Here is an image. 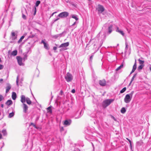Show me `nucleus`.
<instances>
[{
  "instance_id": "f257e3e1",
  "label": "nucleus",
  "mask_w": 151,
  "mask_h": 151,
  "mask_svg": "<svg viewBox=\"0 0 151 151\" xmlns=\"http://www.w3.org/2000/svg\"><path fill=\"white\" fill-rule=\"evenodd\" d=\"M113 99H108L104 101L103 102V106L104 108H106L113 101Z\"/></svg>"
},
{
  "instance_id": "f03ea898",
  "label": "nucleus",
  "mask_w": 151,
  "mask_h": 151,
  "mask_svg": "<svg viewBox=\"0 0 151 151\" xmlns=\"http://www.w3.org/2000/svg\"><path fill=\"white\" fill-rule=\"evenodd\" d=\"M65 79L67 82L71 81L73 79V76L72 74L69 73H68L65 77Z\"/></svg>"
},
{
  "instance_id": "7ed1b4c3",
  "label": "nucleus",
  "mask_w": 151,
  "mask_h": 151,
  "mask_svg": "<svg viewBox=\"0 0 151 151\" xmlns=\"http://www.w3.org/2000/svg\"><path fill=\"white\" fill-rule=\"evenodd\" d=\"M69 13L67 12H64L60 13L58 16L61 18H64L67 17L69 15Z\"/></svg>"
},
{
  "instance_id": "20e7f679",
  "label": "nucleus",
  "mask_w": 151,
  "mask_h": 151,
  "mask_svg": "<svg viewBox=\"0 0 151 151\" xmlns=\"http://www.w3.org/2000/svg\"><path fill=\"white\" fill-rule=\"evenodd\" d=\"M132 98V97L130 96L129 94H127L126 95L124 98V101L126 103H128L130 102Z\"/></svg>"
},
{
  "instance_id": "39448f33",
  "label": "nucleus",
  "mask_w": 151,
  "mask_h": 151,
  "mask_svg": "<svg viewBox=\"0 0 151 151\" xmlns=\"http://www.w3.org/2000/svg\"><path fill=\"white\" fill-rule=\"evenodd\" d=\"M99 13H101L104 10V8L102 5H99L97 9Z\"/></svg>"
},
{
  "instance_id": "423d86ee",
  "label": "nucleus",
  "mask_w": 151,
  "mask_h": 151,
  "mask_svg": "<svg viewBox=\"0 0 151 151\" xmlns=\"http://www.w3.org/2000/svg\"><path fill=\"white\" fill-rule=\"evenodd\" d=\"M16 58L18 63L19 65L21 66L24 65V64L22 62V59L21 57L20 56H17Z\"/></svg>"
},
{
  "instance_id": "0eeeda50",
  "label": "nucleus",
  "mask_w": 151,
  "mask_h": 151,
  "mask_svg": "<svg viewBox=\"0 0 151 151\" xmlns=\"http://www.w3.org/2000/svg\"><path fill=\"white\" fill-rule=\"evenodd\" d=\"M23 112L25 113H27V110L28 109V107L26 104H23Z\"/></svg>"
},
{
  "instance_id": "6e6552de",
  "label": "nucleus",
  "mask_w": 151,
  "mask_h": 151,
  "mask_svg": "<svg viewBox=\"0 0 151 151\" xmlns=\"http://www.w3.org/2000/svg\"><path fill=\"white\" fill-rule=\"evenodd\" d=\"M108 32L107 33L108 35L111 34L113 31V25L112 24L110 25L108 28Z\"/></svg>"
},
{
  "instance_id": "1a4fd4ad",
  "label": "nucleus",
  "mask_w": 151,
  "mask_h": 151,
  "mask_svg": "<svg viewBox=\"0 0 151 151\" xmlns=\"http://www.w3.org/2000/svg\"><path fill=\"white\" fill-rule=\"evenodd\" d=\"M71 123V120L70 119L65 120L64 122V124L66 126L70 125Z\"/></svg>"
},
{
  "instance_id": "9d476101",
  "label": "nucleus",
  "mask_w": 151,
  "mask_h": 151,
  "mask_svg": "<svg viewBox=\"0 0 151 151\" xmlns=\"http://www.w3.org/2000/svg\"><path fill=\"white\" fill-rule=\"evenodd\" d=\"M17 38V35H16L15 33L12 31L11 32V38L12 40H15Z\"/></svg>"
},
{
  "instance_id": "9b49d317",
  "label": "nucleus",
  "mask_w": 151,
  "mask_h": 151,
  "mask_svg": "<svg viewBox=\"0 0 151 151\" xmlns=\"http://www.w3.org/2000/svg\"><path fill=\"white\" fill-rule=\"evenodd\" d=\"M99 84L101 86H104L106 85V81L105 79L101 80L99 81Z\"/></svg>"
},
{
  "instance_id": "f8f14e48",
  "label": "nucleus",
  "mask_w": 151,
  "mask_h": 151,
  "mask_svg": "<svg viewBox=\"0 0 151 151\" xmlns=\"http://www.w3.org/2000/svg\"><path fill=\"white\" fill-rule=\"evenodd\" d=\"M12 86L9 83H6V93H8L10 89L11 88Z\"/></svg>"
},
{
  "instance_id": "ddd939ff",
  "label": "nucleus",
  "mask_w": 151,
  "mask_h": 151,
  "mask_svg": "<svg viewBox=\"0 0 151 151\" xmlns=\"http://www.w3.org/2000/svg\"><path fill=\"white\" fill-rule=\"evenodd\" d=\"M69 45V43L68 42H67L64 43L62 44L59 46V48L62 47H66L68 46Z\"/></svg>"
},
{
  "instance_id": "4468645a",
  "label": "nucleus",
  "mask_w": 151,
  "mask_h": 151,
  "mask_svg": "<svg viewBox=\"0 0 151 151\" xmlns=\"http://www.w3.org/2000/svg\"><path fill=\"white\" fill-rule=\"evenodd\" d=\"M26 98L24 95H22L21 96V101L23 104H24L26 101Z\"/></svg>"
},
{
  "instance_id": "2eb2a0df",
  "label": "nucleus",
  "mask_w": 151,
  "mask_h": 151,
  "mask_svg": "<svg viewBox=\"0 0 151 151\" xmlns=\"http://www.w3.org/2000/svg\"><path fill=\"white\" fill-rule=\"evenodd\" d=\"M116 32L119 33L120 34H121L122 36H124V34L123 32L121 30L119 29L118 27H117L116 28Z\"/></svg>"
},
{
  "instance_id": "dca6fc26",
  "label": "nucleus",
  "mask_w": 151,
  "mask_h": 151,
  "mask_svg": "<svg viewBox=\"0 0 151 151\" xmlns=\"http://www.w3.org/2000/svg\"><path fill=\"white\" fill-rule=\"evenodd\" d=\"M12 96L13 100H15L17 97V95L16 93L14 92H12Z\"/></svg>"
},
{
  "instance_id": "f3484780",
  "label": "nucleus",
  "mask_w": 151,
  "mask_h": 151,
  "mask_svg": "<svg viewBox=\"0 0 151 151\" xmlns=\"http://www.w3.org/2000/svg\"><path fill=\"white\" fill-rule=\"evenodd\" d=\"M26 101L27 103L28 104H31L32 103V102L30 99L28 97L26 98Z\"/></svg>"
},
{
  "instance_id": "a211bd4d",
  "label": "nucleus",
  "mask_w": 151,
  "mask_h": 151,
  "mask_svg": "<svg viewBox=\"0 0 151 151\" xmlns=\"http://www.w3.org/2000/svg\"><path fill=\"white\" fill-rule=\"evenodd\" d=\"M14 111H13L12 112L9 113L8 116V117L9 118H11L13 117L14 115Z\"/></svg>"
},
{
  "instance_id": "6ab92c4d",
  "label": "nucleus",
  "mask_w": 151,
  "mask_h": 151,
  "mask_svg": "<svg viewBox=\"0 0 151 151\" xmlns=\"http://www.w3.org/2000/svg\"><path fill=\"white\" fill-rule=\"evenodd\" d=\"M12 101L11 100H8L6 103V104L8 106H9L12 104Z\"/></svg>"
},
{
  "instance_id": "aec40b11",
  "label": "nucleus",
  "mask_w": 151,
  "mask_h": 151,
  "mask_svg": "<svg viewBox=\"0 0 151 151\" xmlns=\"http://www.w3.org/2000/svg\"><path fill=\"white\" fill-rule=\"evenodd\" d=\"M17 50H15L12 51L11 53V55L13 56H15L17 55Z\"/></svg>"
},
{
  "instance_id": "412c9836",
  "label": "nucleus",
  "mask_w": 151,
  "mask_h": 151,
  "mask_svg": "<svg viewBox=\"0 0 151 151\" xmlns=\"http://www.w3.org/2000/svg\"><path fill=\"white\" fill-rule=\"evenodd\" d=\"M71 17L75 19L76 21H77L78 19V18L77 17V16L76 15L73 14L71 15Z\"/></svg>"
},
{
  "instance_id": "4be33fe9",
  "label": "nucleus",
  "mask_w": 151,
  "mask_h": 151,
  "mask_svg": "<svg viewBox=\"0 0 151 151\" xmlns=\"http://www.w3.org/2000/svg\"><path fill=\"white\" fill-rule=\"evenodd\" d=\"M137 73H135V74H134V76H133L132 77V78L131 81H130V82L129 84V85H130V84L131 83L132 81L134 80V78L135 77H136V76H137Z\"/></svg>"
},
{
  "instance_id": "5701e85b",
  "label": "nucleus",
  "mask_w": 151,
  "mask_h": 151,
  "mask_svg": "<svg viewBox=\"0 0 151 151\" xmlns=\"http://www.w3.org/2000/svg\"><path fill=\"white\" fill-rule=\"evenodd\" d=\"M138 61H139V64L140 65H144V61L143 60H140V59H139L138 60Z\"/></svg>"
},
{
  "instance_id": "b1692460",
  "label": "nucleus",
  "mask_w": 151,
  "mask_h": 151,
  "mask_svg": "<svg viewBox=\"0 0 151 151\" xmlns=\"http://www.w3.org/2000/svg\"><path fill=\"white\" fill-rule=\"evenodd\" d=\"M126 111V110L124 107L122 108L121 110V112L122 114H124L125 113Z\"/></svg>"
},
{
  "instance_id": "393cba45",
  "label": "nucleus",
  "mask_w": 151,
  "mask_h": 151,
  "mask_svg": "<svg viewBox=\"0 0 151 151\" xmlns=\"http://www.w3.org/2000/svg\"><path fill=\"white\" fill-rule=\"evenodd\" d=\"M2 133H3L4 136H6L7 134V133L6 129H4L2 130Z\"/></svg>"
},
{
  "instance_id": "a878e982",
  "label": "nucleus",
  "mask_w": 151,
  "mask_h": 151,
  "mask_svg": "<svg viewBox=\"0 0 151 151\" xmlns=\"http://www.w3.org/2000/svg\"><path fill=\"white\" fill-rule=\"evenodd\" d=\"M123 64H122L119 66L116 69V71H118L120 70L121 68H122L123 67Z\"/></svg>"
},
{
  "instance_id": "bb28decb",
  "label": "nucleus",
  "mask_w": 151,
  "mask_h": 151,
  "mask_svg": "<svg viewBox=\"0 0 151 151\" xmlns=\"http://www.w3.org/2000/svg\"><path fill=\"white\" fill-rule=\"evenodd\" d=\"M25 37V36L23 35L22 36L20 39L18 41V42L19 43H20L21 42L22 40Z\"/></svg>"
},
{
  "instance_id": "cd10ccee",
  "label": "nucleus",
  "mask_w": 151,
  "mask_h": 151,
  "mask_svg": "<svg viewBox=\"0 0 151 151\" xmlns=\"http://www.w3.org/2000/svg\"><path fill=\"white\" fill-rule=\"evenodd\" d=\"M40 1H36L35 3V6L37 7L39 4H40Z\"/></svg>"
},
{
  "instance_id": "c85d7f7f",
  "label": "nucleus",
  "mask_w": 151,
  "mask_h": 151,
  "mask_svg": "<svg viewBox=\"0 0 151 151\" xmlns=\"http://www.w3.org/2000/svg\"><path fill=\"white\" fill-rule=\"evenodd\" d=\"M126 90V87L124 88L122 90H121L120 93H123Z\"/></svg>"
},
{
  "instance_id": "c756f323",
  "label": "nucleus",
  "mask_w": 151,
  "mask_h": 151,
  "mask_svg": "<svg viewBox=\"0 0 151 151\" xmlns=\"http://www.w3.org/2000/svg\"><path fill=\"white\" fill-rule=\"evenodd\" d=\"M136 67H133V68H132V71L130 73V74H132V73H133V72H134V71H135V70H136Z\"/></svg>"
},
{
  "instance_id": "7c9ffc66",
  "label": "nucleus",
  "mask_w": 151,
  "mask_h": 151,
  "mask_svg": "<svg viewBox=\"0 0 151 151\" xmlns=\"http://www.w3.org/2000/svg\"><path fill=\"white\" fill-rule=\"evenodd\" d=\"M144 65H140L139 66H138V69L139 70H141L142 69V68L144 67Z\"/></svg>"
},
{
  "instance_id": "2f4dec72",
  "label": "nucleus",
  "mask_w": 151,
  "mask_h": 151,
  "mask_svg": "<svg viewBox=\"0 0 151 151\" xmlns=\"http://www.w3.org/2000/svg\"><path fill=\"white\" fill-rule=\"evenodd\" d=\"M33 11L34 12V15H35L36 12V8L35 7L33 9Z\"/></svg>"
},
{
  "instance_id": "473e14b6",
  "label": "nucleus",
  "mask_w": 151,
  "mask_h": 151,
  "mask_svg": "<svg viewBox=\"0 0 151 151\" xmlns=\"http://www.w3.org/2000/svg\"><path fill=\"white\" fill-rule=\"evenodd\" d=\"M47 110L49 112H50V113H51L52 112L51 107L50 106V107H49L48 108H47Z\"/></svg>"
},
{
  "instance_id": "72a5a7b5",
  "label": "nucleus",
  "mask_w": 151,
  "mask_h": 151,
  "mask_svg": "<svg viewBox=\"0 0 151 151\" xmlns=\"http://www.w3.org/2000/svg\"><path fill=\"white\" fill-rule=\"evenodd\" d=\"M58 16L57 17V18L56 19H55L53 20V22H56V21L58 20L60 18Z\"/></svg>"
},
{
  "instance_id": "f704fd0d",
  "label": "nucleus",
  "mask_w": 151,
  "mask_h": 151,
  "mask_svg": "<svg viewBox=\"0 0 151 151\" xmlns=\"http://www.w3.org/2000/svg\"><path fill=\"white\" fill-rule=\"evenodd\" d=\"M18 80H19V76H18L17 77V80H16V84L17 86H19L18 84Z\"/></svg>"
},
{
  "instance_id": "c9c22d12",
  "label": "nucleus",
  "mask_w": 151,
  "mask_h": 151,
  "mask_svg": "<svg viewBox=\"0 0 151 151\" xmlns=\"http://www.w3.org/2000/svg\"><path fill=\"white\" fill-rule=\"evenodd\" d=\"M44 45L45 48L46 49H47L48 45L46 43H45V44H44Z\"/></svg>"
},
{
  "instance_id": "e433bc0d",
  "label": "nucleus",
  "mask_w": 151,
  "mask_h": 151,
  "mask_svg": "<svg viewBox=\"0 0 151 151\" xmlns=\"http://www.w3.org/2000/svg\"><path fill=\"white\" fill-rule=\"evenodd\" d=\"M128 44L126 42H125V50H127L128 49Z\"/></svg>"
},
{
  "instance_id": "4c0bfd02",
  "label": "nucleus",
  "mask_w": 151,
  "mask_h": 151,
  "mask_svg": "<svg viewBox=\"0 0 151 151\" xmlns=\"http://www.w3.org/2000/svg\"><path fill=\"white\" fill-rule=\"evenodd\" d=\"M27 55L26 54L24 55V57L23 58V60L24 61L27 59Z\"/></svg>"
},
{
  "instance_id": "58836bf2",
  "label": "nucleus",
  "mask_w": 151,
  "mask_h": 151,
  "mask_svg": "<svg viewBox=\"0 0 151 151\" xmlns=\"http://www.w3.org/2000/svg\"><path fill=\"white\" fill-rule=\"evenodd\" d=\"M64 32H63L62 33H61V34H58V35H56V36L57 37H61L62 36V35H63V34L64 33Z\"/></svg>"
},
{
  "instance_id": "ea45409f",
  "label": "nucleus",
  "mask_w": 151,
  "mask_h": 151,
  "mask_svg": "<svg viewBox=\"0 0 151 151\" xmlns=\"http://www.w3.org/2000/svg\"><path fill=\"white\" fill-rule=\"evenodd\" d=\"M81 113H82V111H81V112L80 113V115L78 116V117H75V118L76 119H78V118H80L81 116Z\"/></svg>"
},
{
  "instance_id": "a19ab883",
  "label": "nucleus",
  "mask_w": 151,
  "mask_h": 151,
  "mask_svg": "<svg viewBox=\"0 0 151 151\" xmlns=\"http://www.w3.org/2000/svg\"><path fill=\"white\" fill-rule=\"evenodd\" d=\"M134 92L133 91H132L131 92V93L129 94H129L130 95V96H131V97H132L133 94V93Z\"/></svg>"
},
{
  "instance_id": "79ce46f5",
  "label": "nucleus",
  "mask_w": 151,
  "mask_h": 151,
  "mask_svg": "<svg viewBox=\"0 0 151 151\" xmlns=\"http://www.w3.org/2000/svg\"><path fill=\"white\" fill-rule=\"evenodd\" d=\"M133 67H137V64H136V60H135V63L134 64V65L133 66Z\"/></svg>"
},
{
  "instance_id": "37998d69",
  "label": "nucleus",
  "mask_w": 151,
  "mask_h": 151,
  "mask_svg": "<svg viewBox=\"0 0 151 151\" xmlns=\"http://www.w3.org/2000/svg\"><path fill=\"white\" fill-rule=\"evenodd\" d=\"M3 66L0 64V70L2 69L3 68Z\"/></svg>"
},
{
  "instance_id": "c03bdc74",
  "label": "nucleus",
  "mask_w": 151,
  "mask_h": 151,
  "mask_svg": "<svg viewBox=\"0 0 151 151\" xmlns=\"http://www.w3.org/2000/svg\"><path fill=\"white\" fill-rule=\"evenodd\" d=\"M22 17L24 19H26V16L23 14H22Z\"/></svg>"
},
{
  "instance_id": "a18cd8bd",
  "label": "nucleus",
  "mask_w": 151,
  "mask_h": 151,
  "mask_svg": "<svg viewBox=\"0 0 151 151\" xmlns=\"http://www.w3.org/2000/svg\"><path fill=\"white\" fill-rule=\"evenodd\" d=\"M71 92L73 93H74L75 92V90L74 89H73L71 90Z\"/></svg>"
},
{
  "instance_id": "49530a36",
  "label": "nucleus",
  "mask_w": 151,
  "mask_h": 151,
  "mask_svg": "<svg viewBox=\"0 0 151 151\" xmlns=\"http://www.w3.org/2000/svg\"><path fill=\"white\" fill-rule=\"evenodd\" d=\"M127 139V140L129 142L130 144L132 143V142L131 140L128 138H126Z\"/></svg>"
},
{
  "instance_id": "de8ad7c7",
  "label": "nucleus",
  "mask_w": 151,
  "mask_h": 151,
  "mask_svg": "<svg viewBox=\"0 0 151 151\" xmlns=\"http://www.w3.org/2000/svg\"><path fill=\"white\" fill-rule=\"evenodd\" d=\"M2 96L1 95H0V101H2Z\"/></svg>"
},
{
  "instance_id": "09e8293b",
  "label": "nucleus",
  "mask_w": 151,
  "mask_h": 151,
  "mask_svg": "<svg viewBox=\"0 0 151 151\" xmlns=\"http://www.w3.org/2000/svg\"><path fill=\"white\" fill-rule=\"evenodd\" d=\"M63 93V91L62 90H61L60 91V94L61 95H62Z\"/></svg>"
},
{
  "instance_id": "8fccbe9b",
  "label": "nucleus",
  "mask_w": 151,
  "mask_h": 151,
  "mask_svg": "<svg viewBox=\"0 0 151 151\" xmlns=\"http://www.w3.org/2000/svg\"><path fill=\"white\" fill-rule=\"evenodd\" d=\"M46 42H44L43 40H42L41 42V43H43V44H45Z\"/></svg>"
},
{
  "instance_id": "3c124183",
  "label": "nucleus",
  "mask_w": 151,
  "mask_h": 151,
  "mask_svg": "<svg viewBox=\"0 0 151 151\" xmlns=\"http://www.w3.org/2000/svg\"><path fill=\"white\" fill-rule=\"evenodd\" d=\"M3 81V79L2 78H1L0 79V83H2Z\"/></svg>"
},
{
  "instance_id": "603ef678",
  "label": "nucleus",
  "mask_w": 151,
  "mask_h": 151,
  "mask_svg": "<svg viewBox=\"0 0 151 151\" xmlns=\"http://www.w3.org/2000/svg\"><path fill=\"white\" fill-rule=\"evenodd\" d=\"M53 49L54 50H56L57 49V47H53Z\"/></svg>"
},
{
  "instance_id": "864d4df0",
  "label": "nucleus",
  "mask_w": 151,
  "mask_h": 151,
  "mask_svg": "<svg viewBox=\"0 0 151 151\" xmlns=\"http://www.w3.org/2000/svg\"><path fill=\"white\" fill-rule=\"evenodd\" d=\"M93 55H92L90 58V60H91L92 59L93 57Z\"/></svg>"
},
{
  "instance_id": "5fc2aeb1",
  "label": "nucleus",
  "mask_w": 151,
  "mask_h": 151,
  "mask_svg": "<svg viewBox=\"0 0 151 151\" xmlns=\"http://www.w3.org/2000/svg\"><path fill=\"white\" fill-rule=\"evenodd\" d=\"M130 148L131 149H132V143L130 144Z\"/></svg>"
},
{
  "instance_id": "6e6d98bb",
  "label": "nucleus",
  "mask_w": 151,
  "mask_h": 151,
  "mask_svg": "<svg viewBox=\"0 0 151 151\" xmlns=\"http://www.w3.org/2000/svg\"><path fill=\"white\" fill-rule=\"evenodd\" d=\"M76 22H75L72 25V26H73L76 23Z\"/></svg>"
},
{
  "instance_id": "4d7b16f0",
  "label": "nucleus",
  "mask_w": 151,
  "mask_h": 151,
  "mask_svg": "<svg viewBox=\"0 0 151 151\" xmlns=\"http://www.w3.org/2000/svg\"><path fill=\"white\" fill-rule=\"evenodd\" d=\"M54 14V13H52L51 14V15H50V17H52V16H53Z\"/></svg>"
},
{
  "instance_id": "13d9d810",
  "label": "nucleus",
  "mask_w": 151,
  "mask_h": 151,
  "mask_svg": "<svg viewBox=\"0 0 151 151\" xmlns=\"http://www.w3.org/2000/svg\"><path fill=\"white\" fill-rule=\"evenodd\" d=\"M4 105L3 104L1 105V107L2 108L3 107Z\"/></svg>"
},
{
  "instance_id": "bf43d9fd",
  "label": "nucleus",
  "mask_w": 151,
  "mask_h": 151,
  "mask_svg": "<svg viewBox=\"0 0 151 151\" xmlns=\"http://www.w3.org/2000/svg\"><path fill=\"white\" fill-rule=\"evenodd\" d=\"M63 130V127H62V128H61V129H60V130H61V131H62V130Z\"/></svg>"
},
{
  "instance_id": "052dcab7",
  "label": "nucleus",
  "mask_w": 151,
  "mask_h": 151,
  "mask_svg": "<svg viewBox=\"0 0 151 151\" xmlns=\"http://www.w3.org/2000/svg\"><path fill=\"white\" fill-rule=\"evenodd\" d=\"M92 146H93V148L94 147V145H93V144L92 143H91Z\"/></svg>"
},
{
  "instance_id": "680f3d73",
  "label": "nucleus",
  "mask_w": 151,
  "mask_h": 151,
  "mask_svg": "<svg viewBox=\"0 0 151 151\" xmlns=\"http://www.w3.org/2000/svg\"><path fill=\"white\" fill-rule=\"evenodd\" d=\"M33 36H29V38H30V37H31V38H32L33 37Z\"/></svg>"
},
{
  "instance_id": "e2e57ef3",
  "label": "nucleus",
  "mask_w": 151,
  "mask_h": 151,
  "mask_svg": "<svg viewBox=\"0 0 151 151\" xmlns=\"http://www.w3.org/2000/svg\"><path fill=\"white\" fill-rule=\"evenodd\" d=\"M57 13V12H53V13L54 14H55V13Z\"/></svg>"
},
{
  "instance_id": "0e129e2a",
  "label": "nucleus",
  "mask_w": 151,
  "mask_h": 151,
  "mask_svg": "<svg viewBox=\"0 0 151 151\" xmlns=\"http://www.w3.org/2000/svg\"><path fill=\"white\" fill-rule=\"evenodd\" d=\"M53 97V96H51V99H52Z\"/></svg>"
},
{
  "instance_id": "69168bd1",
  "label": "nucleus",
  "mask_w": 151,
  "mask_h": 151,
  "mask_svg": "<svg viewBox=\"0 0 151 151\" xmlns=\"http://www.w3.org/2000/svg\"><path fill=\"white\" fill-rule=\"evenodd\" d=\"M150 69L151 71V67L150 68Z\"/></svg>"
},
{
  "instance_id": "338daca9",
  "label": "nucleus",
  "mask_w": 151,
  "mask_h": 151,
  "mask_svg": "<svg viewBox=\"0 0 151 151\" xmlns=\"http://www.w3.org/2000/svg\"><path fill=\"white\" fill-rule=\"evenodd\" d=\"M52 92H51V94L52 95Z\"/></svg>"
},
{
  "instance_id": "774afa93",
  "label": "nucleus",
  "mask_w": 151,
  "mask_h": 151,
  "mask_svg": "<svg viewBox=\"0 0 151 151\" xmlns=\"http://www.w3.org/2000/svg\"><path fill=\"white\" fill-rule=\"evenodd\" d=\"M78 151H80V150H78Z\"/></svg>"
}]
</instances>
